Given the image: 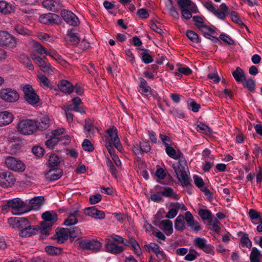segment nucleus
I'll list each match as a JSON object with an SVG mask.
<instances>
[{
  "instance_id": "1",
  "label": "nucleus",
  "mask_w": 262,
  "mask_h": 262,
  "mask_svg": "<svg viewBox=\"0 0 262 262\" xmlns=\"http://www.w3.org/2000/svg\"><path fill=\"white\" fill-rule=\"evenodd\" d=\"M36 120H19L16 125L17 131L23 135H30L36 131Z\"/></svg>"
},
{
  "instance_id": "2",
  "label": "nucleus",
  "mask_w": 262,
  "mask_h": 262,
  "mask_svg": "<svg viewBox=\"0 0 262 262\" xmlns=\"http://www.w3.org/2000/svg\"><path fill=\"white\" fill-rule=\"evenodd\" d=\"M77 241L79 247L84 250L98 252L102 248L101 243L97 239L79 238Z\"/></svg>"
},
{
  "instance_id": "3",
  "label": "nucleus",
  "mask_w": 262,
  "mask_h": 262,
  "mask_svg": "<svg viewBox=\"0 0 262 262\" xmlns=\"http://www.w3.org/2000/svg\"><path fill=\"white\" fill-rule=\"evenodd\" d=\"M25 100L29 104L35 105L40 101L39 96L30 84H25L22 89Z\"/></svg>"
},
{
  "instance_id": "4",
  "label": "nucleus",
  "mask_w": 262,
  "mask_h": 262,
  "mask_svg": "<svg viewBox=\"0 0 262 262\" xmlns=\"http://www.w3.org/2000/svg\"><path fill=\"white\" fill-rule=\"evenodd\" d=\"M7 206L11 208V212L13 214L19 215L28 212L27 204L19 198L8 201Z\"/></svg>"
},
{
  "instance_id": "5",
  "label": "nucleus",
  "mask_w": 262,
  "mask_h": 262,
  "mask_svg": "<svg viewBox=\"0 0 262 262\" xmlns=\"http://www.w3.org/2000/svg\"><path fill=\"white\" fill-rule=\"evenodd\" d=\"M0 98L6 102L13 103L19 100V94L15 90L6 88L0 90Z\"/></svg>"
},
{
  "instance_id": "6",
  "label": "nucleus",
  "mask_w": 262,
  "mask_h": 262,
  "mask_svg": "<svg viewBox=\"0 0 262 262\" xmlns=\"http://www.w3.org/2000/svg\"><path fill=\"white\" fill-rule=\"evenodd\" d=\"M5 164L9 169L14 171L23 172L26 168L25 164L21 160L11 156L6 158Z\"/></svg>"
},
{
  "instance_id": "7",
  "label": "nucleus",
  "mask_w": 262,
  "mask_h": 262,
  "mask_svg": "<svg viewBox=\"0 0 262 262\" xmlns=\"http://www.w3.org/2000/svg\"><path fill=\"white\" fill-rule=\"evenodd\" d=\"M31 57L43 72L49 73L53 72V68H52L51 64L48 62L46 56H44L41 57L35 54H31Z\"/></svg>"
},
{
  "instance_id": "8",
  "label": "nucleus",
  "mask_w": 262,
  "mask_h": 262,
  "mask_svg": "<svg viewBox=\"0 0 262 262\" xmlns=\"http://www.w3.org/2000/svg\"><path fill=\"white\" fill-rule=\"evenodd\" d=\"M0 45L13 48L16 47V39L7 31H0Z\"/></svg>"
},
{
  "instance_id": "9",
  "label": "nucleus",
  "mask_w": 262,
  "mask_h": 262,
  "mask_svg": "<svg viewBox=\"0 0 262 262\" xmlns=\"http://www.w3.org/2000/svg\"><path fill=\"white\" fill-rule=\"evenodd\" d=\"M8 222L13 228L20 231L25 229L30 223L27 217H11L8 219Z\"/></svg>"
},
{
  "instance_id": "10",
  "label": "nucleus",
  "mask_w": 262,
  "mask_h": 262,
  "mask_svg": "<svg viewBox=\"0 0 262 262\" xmlns=\"http://www.w3.org/2000/svg\"><path fill=\"white\" fill-rule=\"evenodd\" d=\"M13 174L10 171H4L0 173V186L8 188L13 186L15 182Z\"/></svg>"
},
{
  "instance_id": "11",
  "label": "nucleus",
  "mask_w": 262,
  "mask_h": 262,
  "mask_svg": "<svg viewBox=\"0 0 262 262\" xmlns=\"http://www.w3.org/2000/svg\"><path fill=\"white\" fill-rule=\"evenodd\" d=\"M39 21L44 25H53L59 23L60 17L56 14L48 13L40 15Z\"/></svg>"
},
{
  "instance_id": "12",
  "label": "nucleus",
  "mask_w": 262,
  "mask_h": 262,
  "mask_svg": "<svg viewBox=\"0 0 262 262\" xmlns=\"http://www.w3.org/2000/svg\"><path fill=\"white\" fill-rule=\"evenodd\" d=\"M61 15L64 21L71 26L76 27L80 23L78 17L70 10H62L61 12Z\"/></svg>"
},
{
  "instance_id": "13",
  "label": "nucleus",
  "mask_w": 262,
  "mask_h": 262,
  "mask_svg": "<svg viewBox=\"0 0 262 262\" xmlns=\"http://www.w3.org/2000/svg\"><path fill=\"white\" fill-rule=\"evenodd\" d=\"M45 200V198L42 196H37L31 199L29 204H27V210H28V212L31 210H38L40 209L42 205H43V202Z\"/></svg>"
},
{
  "instance_id": "14",
  "label": "nucleus",
  "mask_w": 262,
  "mask_h": 262,
  "mask_svg": "<svg viewBox=\"0 0 262 262\" xmlns=\"http://www.w3.org/2000/svg\"><path fill=\"white\" fill-rule=\"evenodd\" d=\"M84 213L96 219L102 220L105 218L104 212L98 210L95 206L85 208L84 210Z\"/></svg>"
},
{
  "instance_id": "15",
  "label": "nucleus",
  "mask_w": 262,
  "mask_h": 262,
  "mask_svg": "<svg viewBox=\"0 0 262 262\" xmlns=\"http://www.w3.org/2000/svg\"><path fill=\"white\" fill-rule=\"evenodd\" d=\"M66 41L72 45L76 46L80 41V38L75 28L68 29L67 31Z\"/></svg>"
},
{
  "instance_id": "16",
  "label": "nucleus",
  "mask_w": 262,
  "mask_h": 262,
  "mask_svg": "<svg viewBox=\"0 0 262 262\" xmlns=\"http://www.w3.org/2000/svg\"><path fill=\"white\" fill-rule=\"evenodd\" d=\"M14 117L12 113L5 111L0 112V127L5 126L11 123Z\"/></svg>"
},
{
  "instance_id": "17",
  "label": "nucleus",
  "mask_w": 262,
  "mask_h": 262,
  "mask_svg": "<svg viewBox=\"0 0 262 262\" xmlns=\"http://www.w3.org/2000/svg\"><path fill=\"white\" fill-rule=\"evenodd\" d=\"M105 247L106 252L114 254H119L124 250L123 246L117 245L114 241L110 239H108Z\"/></svg>"
},
{
  "instance_id": "18",
  "label": "nucleus",
  "mask_w": 262,
  "mask_h": 262,
  "mask_svg": "<svg viewBox=\"0 0 262 262\" xmlns=\"http://www.w3.org/2000/svg\"><path fill=\"white\" fill-rule=\"evenodd\" d=\"M57 89L64 93L71 94L74 91V85L68 80L62 79L58 82L57 89Z\"/></svg>"
},
{
  "instance_id": "19",
  "label": "nucleus",
  "mask_w": 262,
  "mask_h": 262,
  "mask_svg": "<svg viewBox=\"0 0 262 262\" xmlns=\"http://www.w3.org/2000/svg\"><path fill=\"white\" fill-rule=\"evenodd\" d=\"M229 14V8L225 4H221L219 7H214V15L221 19H224Z\"/></svg>"
},
{
  "instance_id": "20",
  "label": "nucleus",
  "mask_w": 262,
  "mask_h": 262,
  "mask_svg": "<svg viewBox=\"0 0 262 262\" xmlns=\"http://www.w3.org/2000/svg\"><path fill=\"white\" fill-rule=\"evenodd\" d=\"M37 229L38 226H32L31 223L29 224V226H27L25 229H21L19 231V235L22 237H27L32 236L37 233Z\"/></svg>"
},
{
  "instance_id": "21",
  "label": "nucleus",
  "mask_w": 262,
  "mask_h": 262,
  "mask_svg": "<svg viewBox=\"0 0 262 262\" xmlns=\"http://www.w3.org/2000/svg\"><path fill=\"white\" fill-rule=\"evenodd\" d=\"M42 219L43 222L47 223L48 225H52L58 220V215L54 212L46 211L42 214Z\"/></svg>"
},
{
  "instance_id": "22",
  "label": "nucleus",
  "mask_w": 262,
  "mask_h": 262,
  "mask_svg": "<svg viewBox=\"0 0 262 262\" xmlns=\"http://www.w3.org/2000/svg\"><path fill=\"white\" fill-rule=\"evenodd\" d=\"M80 216L78 210H75L73 212L68 213V217L63 222V225L66 226H72L78 222V217Z\"/></svg>"
},
{
  "instance_id": "23",
  "label": "nucleus",
  "mask_w": 262,
  "mask_h": 262,
  "mask_svg": "<svg viewBox=\"0 0 262 262\" xmlns=\"http://www.w3.org/2000/svg\"><path fill=\"white\" fill-rule=\"evenodd\" d=\"M138 52L142 61L145 64L150 63L153 61V58L149 54V50L144 48H137Z\"/></svg>"
},
{
  "instance_id": "24",
  "label": "nucleus",
  "mask_w": 262,
  "mask_h": 262,
  "mask_svg": "<svg viewBox=\"0 0 262 262\" xmlns=\"http://www.w3.org/2000/svg\"><path fill=\"white\" fill-rule=\"evenodd\" d=\"M60 5L59 0H45L42 3V6L52 11H57Z\"/></svg>"
},
{
  "instance_id": "25",
  "label": "nucleus",
  "mask_w": 262,
  "mask_h": 262,
  "mask_svg": "<svg viewBox=\"0 0 262 262\" xmlns=\"http://www.w3.org/2000/svg\"><path fill=\"white\" fill-rule=\"evenodd\" d=\"M46 176L51 181L57 180L62 176V170L58 168H50Z\"/></svg>"
},
{
  "instance_id": "26",
  "label": "nucleus",
  "mask_w": 262,
  "mask_h": 262,
  "mask_svg": "<svg viewBox=\"0 0 262 262\" xmlns=\"http://www.w3.org/2000/svg\"><path fill=\"white\" fill-rule=\"evenodd\" d=\"M237 236L240 237V243L243 247H246L248 249L251 248L252 243L246 232L239 231L237 232Z\"/></svg>"
},
{
  "instance_id": "27",
  "label": "nucleus",
  "mask_w": 262,
  "mask_h": 262,
  "mask_svg": "<svg viewBox=\"0 0 262 262\" xmlns=\"http://www.w3.org/2000/svg\"><path fill=\"white\" fill-rule=\"evenodd\" d=\"M196 26L201 31L205 37L213 40V29L204 24H196Z\"/></svg>"
},
{
  "instance_id": "28",
  "label": "nucleus",
  "mask_w": 262,
  "mask_h": 262,
  "mask_svg": "<svg viewBox=\"0 0 262 262\" xmlns=\"http://www.w3.org/2000/svg\"><path fill=\"white\" fill-rule=\"evenodd\" d=\"M184 219L189 226L191 227L195 231L200 230V226L197 222H195L192 214L189 211H186Z\"/></svg>"
},
{
  "instance_id": "29",
  "label": "nucleus",
  "mask_w": 262,
  "mask_h": 262,
  "mask_svg": "<svg viewBox=\"0 0 262 262\" xmlns=\"http://www.w3.org/2000/svg\"><path fill=\"white\" fill-rule=\"evenodd\" d=\"M160 225L163 226V228L161 226L159 227L162 229L164 233L167 236H169L173 233L172 223L170 220H162L160 222Z\"/></svg>"
},
{
  "instance_id": "30",
  "label": "nucleus",
  "mask_w": 262,
  "mask_h": 262,
  "mask_svg": "<svg viewBox=\"0 0 262 262\" xmlns=\"http://www.w3.org/2000/svg\"><path fill=\"white\" fill-rule=\"evenodd\" d=\"M40 227L38 226V229H37V233H40L41 235L40 238L43 239L47 236L49 234L50 231L51 230V225H48L47 223L41 222L40 224Z\"/></svg>"
},
{
  "instance_id": "31",
  "label": "nucleus",
  "mask_w": 262,
  "mask_h": 262,
  "mask_svg": "<svg viewBox=\"0 0 262 262\" xmlns=\"http://www.w3.org/2000/svg\"><path fill=\"white\" fill-rule=\"evenodd\" d=\"M56 233L57 235L56 239L58 243L62 244L68 239L69 233L67 229H66L63 228H60L56 231Z\"/></svg>"
},
{
  "instance_id": "32",
  "label": "nucleus",
  "mask_w": 262,
  "mask_h": 262,
  "mask_svg": "<svg viewBox=\"0 0 262 262\" xmlns=\"http://www.w3.org/2000/svg\"><path fill=\"white\" fill-rule=\"evenodd\" d=\"M250 262H262V254L256 247H253L250 254Z\"/></svg>"
},
{
  "instance_id": "33",
  "label": "nucleus",
  "mask_w": 262,
  "mask_h": 262,
  "mask_svg": "<svg viewBox=\"0 0 262 262\" xmlns=\"http://www.w3.org/2000/svg\"><path fill=\"white\" fill-rule=\"evenodd\" d=\"M14 11V7L10 3L0 1V13L3 14H8Z\"/></svg>"
},
{
  "instance_id": "34",
  "label": "nucleus",
  "mask_w": 262,
  "mask_h": 262,
  "mask_svg": "<svg viewBox=\"0 0 262 262\" xmlns=\"http://www.w3.org/2000/svg\"><path fill=\"white\" fill-rule=\"evenodd\" d=\"M161 194L165 197H172L176 200H179L180 198L179 194L174 192L173 190L169 187H163V191L161 192Z\"/></svg>"
},
{
  "instance_id": "35",
  "label": "nucleus",
  "mask_w": 262,
  "mask_h": 262,
  "mask_svg": "<svg viewBox=\"0 0 262 262\" xmlns=\"http://www.w3.org/2000/svg\"><path fill=\"white\" fill-rule=\"evenodd\" d=\"M199 215L203 220H209L211 230H213V224H211V212L207 209H200L198 212Z\"/></svg>"
},
{
  "instance_id": "36",
  "label": "nucleus",
  "mask_w": 262,
  "mask_h": 262,
  "mask_svg": "<svg viewBox=\"0 0 262 262\" xmlns=\"http://www.w3.org/2000/svg\"><path fill=\"white\" fill-rule=\"evenodd\" d=\"M232 75L237 82L244 83L245 81L246 76L244 71L239 67H237L236 70L232 72Z\"/></svg>"
},
{
  "instance_id": "37",
  "label": "nucleus",
  "mask_w": 262,
  "mask_h": 262,
  "mask_svg": "<svg viewBox=\"0 0 262 262\" xmlns=\"http://www.w3.org/2000/svg\"><path fill=\"white\" fill-rule=\"evenodd\" d=\"M60 163V158L55 154H51L49 157L48 166L50 168H57Z\"/></svg>"
},
{
  "instance_id": "38",
  "label": "nucleus",
  "mask_w": 262,
  "mask_h": 262,
  "mask_svg": "<svg viewBox=\"0 0 262 262\" xmlns=\"http://www.w3.org/2000/svg\"><path fill=\"white\" fill-rule=\"evenodd\" d=\"M229 14H230V16L232 21L238 24L241 28H245L246 29H248L247 27L243 23L236 12L232 11Z\"/></svg>"
},
{
  "instance_id": "39",
  "label": "nucleus",
  "mask_w": 262,
  "mask_h": 262,
  "mask_svg": "<svg viewBox=\"0 0 262 262\" xmlns=\"http://www.w3.org/2000/svg\"><path fill=\"white\" fill-rule=\"evenodd\" d=\"M50 120L47 118H43L41 120L40 122L36 120V130H45L48 128L49 126Z\"/></svg>"
},
{
  "instance_id": "40",
  "label": "nucleus",
  "mask_w": 262,
  "mask_h": 262,
  "mask_svg": "<svg viewBox=\"0 0 262 262\" xmlns=\"http://www.w3.org/2000/svg\"><path fill=\"white\" fill-rule=\"evenodd\" d=\"M195 128L199 132L206 134L208 133H210L211 132V128L204 123L198 122L195 124Z\"/></svg>"
},
{
  "instance_id": "41",
  "label": "nucleus",
  "mask_w": 262,
  "mask_h": 262,
  "mask_svg": "<svg viewBox=\"0 0 262 262\" xmlns=\"http://www.w3.org/2000/svg\"><path fill=\"white\" fill-rule=\"evenodd\" d=\"M46 251L52 255H58L61 253L62 249L52 246H48L45 248Z\"/></svg>"
},
{
  "instance_id": "42",
  "label": "nucleus",
  "mask_w": 262,
  "mask_h": 262,
  "mask_svg": "<svg viewBox=\"0 0 262 262\" xmlns=\"http://www.w3.org/2000/svg\"><path fill=\"white\" fill-rule=\"evenodd\" d=\"M178 71L174 73L176 76L181 77L182 74L185 75H190L192 71L190 68L185 66L183 67H180L178 69Z\"/></svg>"
},
{
  "instance_id": "43",
  "label": "nucleus",
  "mask_w": 262,
  "mask_h": 262,
  "mask_svg": "<svg viewBox=\"0 0 262 262\" xmlns=\"http://www.w3.org/2000/svg\"><path fill=\"white\" fill-rule=\"evenodd\" d=\"M67 229L71 238H74L81 234V230L77 227H70Z\"/></svg>"
},
{
  "instance_id": "44",
  "label": "nucleus",
  "mask_w": 262,
  "mask_h": 262,
  "mask_svg": "<svg viewBox=\"0 0 262 262\" xmlns=\"http://www.w3.org/2000/svg\"><path fill=\"white\" fill-rule=\"evenodd\" d=\"M57 144H59V139L58 137H53L52 136H51L45 143V145L49 149L54 148L55 146Z\"/></svg>"
},
{
  "instance_id": "45",
  "label": "nucleus",
  "mask_w": 262,
  "mask_h": 262,
  "mask_svg": "<svg viewBox=\"0 0 262 262\" xmlns=\"http://www.w3.org/2000/svg\"><path fill=\"white\" fill-rule=\"evenodd\" d=\"M40 85L43 88H47L50 86V81L49 78L45 75L41 74L37 77Z\"/></svg>"
},
{
  "instance_id": "46",
  "label": "nucleus",
  "mask_w": 262,
  "mask_h": 262,
  "mask_svg": "<svg viewBox=\"0 0 262 262\" xmlns=\"http://www.w3.org/2000/svg\"><path fill=\"white\" fill-rule=\"evenodd\" d=\"M107 133L108 135L111 142H114L117 141L119 139L117 135V129L115 127L107 129Z\"/></svg>"
},
{
  "instance_id": "47",
  "label": "nucleus",
  "mask_w": 262,
  "mask_h": 262,
  "mask_svg": "<svg viewBox=\"0 0 262 262\" xmlns=\"http://www.w3.org/2000/svg\"><path fill=\"white\" fill-rule=\"evenodd\" d=\"M248 215L253 224H257V223L254 222V221H255V220L259 221L260 219H261L260 218V215L259 212H258L256 210L253 209H251L249 210V212H248Z\"/></svg>"
},
{
  "instance_id": "48",
  "label": "nucleus",
  "mask_w": 262,
  "mask_h": 262,
  "mask_svg": "<svg viewBox=\"0 0 262 262\" xmlns=\"http://www.w3.org/2000/svg\"><path fill=\"white\" fill-rule=\"evenodd\" d=\"M187 37L193 42L199 43L200 38L198 34L192 30H187L186 34Z\"/></svg>"
},
{
  "instance_id": "49",
  "label": "nucleus",
  "mask_w": 262,
  "mask_h": 262,
  "mask_svg": "<svg viewBox=\"0 0 262 262\" xmlns=\"http://www.w3.org/2000/svg\"><path fill=\"white\" fill-rule=\"evenodd\" d=\"M33 47L36 52L40 55H42L43 54L46 55L47 53V50L46 48L36 41H33Z\"/></svg>"
},
{
  "instance_id": "50",
  "label": "nucleus",
  "mask_w": 262,
  "mask_h": 262,
  "mask_svg": "<svg viewBox=\"0 0 262 262\" xmlns=\"http://www.w3.org/2000/svg\"><path fill=\"white\" fill-rule=\"evenodd\" d=\"M188 108L192 112H198L201 108V105L197 103L193 99H190L188 101Z\"/></svg>"
},
{
  "instance_id": "51",
  "label": "nucleus",
  "mask_w": 262,
  "mask_h": 262,
  "mask_svg": "<svg viewBox=\"0 0 262 262\" xmlns=\"http://www.w3.org/2000/svg\"><path fill=\"white\" fill-rule=\"evenodd\" d=\"M168 113L173 115L175 117L178 118L183 119L185 117V115L182 110H180L175 107L171 108L168 111Z\"/></svg>"
},
{
  "instance_id": "52",
  "label": "nucleus",
  "mask_w": 262,
  "mask_h": 262,
  "mask_svg": "<svg viewBox=\"0 0 262 262\" xmlns=\"http://www.w3.org/2000/svg\"><path fill=\"white\" fill-rule=\"evenodd\" d=\"M242 84L251 92H253L255 89V81L252 78L245 79V81Z\"/></svg>"
},
{
  "instance_id": "53",
  "label": "nucleus",
  "mask_w": 262,
  "mask_h": 262,
  "mask_svg": "<svg viewBox=\"0 0 262 262\" xmlns=\"http://www.w3.org/2000/svg\"><path fill=\"white\" fill-rule=\"evenodd\" d=\"M106 164L107 166L109 168V171L111 173L112 175L114 177H116L117 169L112 161L108 158H106Z\"/></svg>"
},
{
  "instance_id": "54",
  "label": "nucleus",
  "mask_w": 262,
  "mask_h": 262,
  "mask_svg": "<svg viewBox=\"0 0 262 262\" xmlns=\"http://www.w3.org/2000/svg\"><path fill=\"white\" fill-rule=\"evenodd\" d=\"M82 147L84 151L92 152L94 149V147L88 139H84L82 143Z\"/></svg>"
},
{
  "instance_id": "55",
  "label": "nucleus",
  "mask_w": 262,
  "mask_h": 262,
  "mask_svg": "<svg viewBox=\"0 0 262 262\" xmlns=\"http://www.w3.org/2000/svg\"><path fill=\"white\" fill-rule=\"evenodd\" d=\"M194 245L201 249H204L206 247V240L201 237L195 238L194 242Z\"/></svg>"
},
{
  "instance_id": "56",
  "label": "nucleus",
  "mask_w": 262,
  "mask_h": 262,
  "mask_svg": "<svg viewBox=\"0 0 262 262\" xmlns=\"http://www.w3.org/2000/svg\"><path fill=\"white\" fill-rule=\"evenodd\" d=\"M183 187H187L190 185V180L186 172L178 178Z\"/></svg>"
},
{
  "instance_id": "57",
  "label": "nucleus",
  "mask_w": 262,
  "mask_h": 262,
  "mask_svg": "<svg viewBox=\"0 0 262 262\" xmlns=\"http://www.w3.org/2000/svg\"><path fill=\"white\" fill-rule=\"evenodd\" d=\"M141 148L142 153H148L151 150V146L150 145L149 142L148 141H144L142 142H140Z\"/></svg>"
},
{
  "instance_id": "58",
  "label": "nucleus",
  "mask_w": 262,
  "mask_h": 262,
  "mask_svg": "<svg viewBox=\"0 0 262 262\" xmlns=\"http://www.w3.org/2000/svg\"><path fill=\"white\" fill-rule=\"evenodd\" d=\"M21 62L25 66V67L28 68L30 70L33 71L34 70V66L28 56H24L21 59Z\"/></svg>"
},
{
  "instance_id": "59",
  "label": "nucleus",
  "mask_w": 262,
  "mask_h": 262,
  "mask_svg": "<svg viewBox=\"0 0 262 262\" xmlns=\"http://www.w3.org/2000/svg\"><path fill=\"white\" fill-rule=\"evenodd\" d=\"M223 231V227L222 224L214 219V232L221 234Z\"/></svg>"
},
{
  "instance_id": "60",
  "label": "nucleus",
  "mask_w": 262,
  "mask_h": 262,
  "mask_svg": "<svg viewBox=\"0 0 262 262\" xmlns=\"http://www.w3.org/2000/svg\"><path fill=\"white\" fill-rule=\"evenodd\" d=\"M33 154L37 157H41L44 154V149L39 146H34L32 149Z\"/></svg>"
},
{
  "instance_id": "61",
  "label": "nucleus",
  "mask_w": 262,
  "mask_h": 262,
  "mask_svg": "<svg viewBox=\"0 0 262 262\" xmlns=\"http://www.w3.org/2000/svg\"><path fill=\"white\" fill-rule=\"evenodd\" d=\"M14 30L18 34L23 35L28 34V29L25 28L23 25L18 24L15 26Z\"/></svg>"
},
{
  "instance_id": "62",
  "label": "nucleus",
  "mask_w": 262,
  "mask_h": 262,
  "mask_svg": "<svg viewBox=\"0 0 262 262\" xmlns=\"http://www.w3.org/2000/svg\"><path fill=\"white\" fill-rule=\"evenodd\" d=\"M102 196L99 193L96 194L95 195H92L89 198V202L91 204H96L101 201Z\"/></svg>"
},
{
  "instance_id": "63",
  "label": "nucleus",
  "mask_w": 262,
  "mask_h": 262,
  "mask_svg": "<svg viewBox=\"0 0 262 262\" xmlns=\"http://www.w3.org/2000/svg\"><path fill=\"white\" fill-rule=\"evenodd\" d=\"M159 137L165 147L171 144L172 141L170 137L163 134H160Z\"/></svg>"
},
{
  "instance_id": "64",
  "label": "nucleus",
  "mask_w": 262,
  "mask_h": 262,
  "mask_svg": "<svg viewBox=\"0 0 262 262\" xmlns=\"http://www.w3.org/2000/svg\"><path fill=\"white\" fill-rule=\"evenodd\" d=\"M220 38L229 45H232L234 43V41L229 35L222 34L220 35Z\"/></svg>"
}]
</instances>
